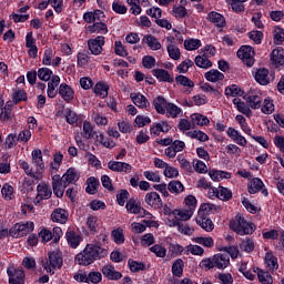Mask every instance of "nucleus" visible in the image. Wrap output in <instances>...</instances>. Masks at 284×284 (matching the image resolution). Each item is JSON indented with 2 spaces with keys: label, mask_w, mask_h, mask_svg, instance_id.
<instances>
[{
  "label": "nucleus",
  "mask_w": 284,
  "mask_h": 284,
  "mask_svg": "<svg viewBox=\"0 0 284 284\" xmlns=\"http://www.w3.org/2000/svg\"><path fill=\"white\" fill-rule=\"evenodd\" d=\"M145 203H148L154 210H161L163 207V201L161 200V195L156 192H150L145 195Z\"/></svg>",
  "instance_id": "nucleus-9"
},
{
  "label": "nucleus",
  "mask_w": 284,
  "mask_h": 284,
  "mask_svg": "<svg viewBox=\"0 0 284 284\" xmlns=\"http://www.w3.org/2000/svg\"><path fill=\"white\" fill-rule=\"evenodd\" d=\"M226 97H241L243 91L236 84H232L225 89Z\"/></svg>",
  "instance_id": "nucleus-57"
},
{
  "label": "nucleus",
  "mask_w": 284,
  "mask_h": 284,
  "mask_svg": "<svg viewBox=\"0 0 284 284\" xmlns=\"http://www.w3.org/2000/svg\"><path fill=\"white\" fill-rule=\"evenodd\" d=\"M38 79H40V81H50V79H52V70L48 68L39 69Z\"/></svg>",
  "instance_id": "nucleus-54"
},
{
  "label": "nucleus",
  "mask_w": 284,
  "mask_h": 284,
  "mask_svg": "<svg viewBox=\"0 0 284 284\" xmlns=\"http://www.w3.org/2000/svg\"><path fill=\"white\" fill-rule=\"evenodd\" d=\"M142 43H146L150 50H161V42L152 34L144 36Z\"/></svg>",
  "instance_id": "nucleus-27"
},
{
  "label": "nucleus",
  "mask_w": 284,
  "mask_h": 284,
  "mask_svg": "<svg viewBox=\"0 0 284 284\" xmlns=\"http://www.w3.org/2000/svg\"><path fill=\"white\" fill-rule=\"evenodd\" d=\"M183 260H176L172 265V274L173 276L181 277L183 276Z\"/></svg>",
  "instance_id": "nucleus-48"
},
{
  "label": "nucleus",
  "mask_w": 284,
  "mask_h": 284,
  "mask_svg": "<svg viewBox=\"0 0 284 284\" xmlns=\"http://www.w3.org/2000/svg\"><path fill=\"white\" fill-rule=\"evenodd\" d=\"M7 274L9 276V283H26V272H23V268H14V266H9Z\"/></svg>",
  "instance_id": "nucleus-8"
},
{
  "label": "nucleus",
  "mask_w": 284,
  "mask_h": 284,
  "mask_svg": "<svg viewBox=\"0 0 284 284\" xmlns=\"http://www.w3.org/2000/svg\"><path fill=\"white\" fill-rule=\"evenodd\" d=\"M191 119L193 121V125H209L210 123V120L200 113L192 114Z\"/></svg>",
  "instance_id": "nucleus-44"
},
{
  "label": "nucleus",
  "mask_w": 284,
  "mask_h": 284,
  "mask_svg": "<svg viewBox=\"0 0 284 284\" xmlns=\"http://www.w3.org/2000/svg\"><path fill=\"white\" fill-rule=\"evenodd\" d=\"M254 48L251 45H242L237 51L239 59H241L247 68L254 65Z\"/></svg>",
  "instance_id": "nucleus-5"
},
{
  "label": "nucleus",
  "mask_w": 284,
  "mask_h": 284,
  "mask_svg": "<svg viewBox=\"0 0 284 284\" xmlns=\"http://www.w3.org/2000/svg\"><path fill=\"white\" fill-rule=\"evenodd\" d=\"M102 274L109 281H119L120 278H123V274L114 270V267L110 264L102 267Z\"/></svg>",
  "instance_id": "nucleus-10"
},
{
  "label": "nucleus",
  "mask_w": 284,
  "mask_h": 284,
  "mask_svg": "<svg viewBox=\"0 0 284 284\" xmlns=\"http://www.w3.org/2000/svg\"><path fill=\"white\" fill-rule=\"evenodd\" d=\"M94 135H97V132H94V129L92 128V124L88 121L83 123V136L84 139H92Z\"/></svg>",
  "instance_id": "nucleus-55"
},
{
  "label": "nucleus",
  "mask_w": 284,
  "mask_h": 284,
  "mask_svg": "<svg viewBox=\"0 0 284 284\" xmlns=\"http://www.w3.org/2000/svg\"><path fill=\"white\" fill-rule=\"evenodd\" d=\"M265 263L273 272L278 270V258H276V256L270 252L265 254Z\"/></svg>",
  "instance_id": "nucleus-38"
},
{
  "label": "nucleus",
  "mask_w": 284,
  "mask_h": 284,
  "mask_svg": "<svg viewBox=\"0 0 284 284\" xmlns=\"http://www.w3.org/2000/svg\"><path fill=\"white\" fill-rule=\"evenodd\" d=\"M111 236L118 245L125 243V235H123V229H115L111 232Z\"/></svg>",
  "instance_id": "nucleus-46"
},
{
  "label": "nucleus",
  "mask_w": 284,
  "mask_h": 284,
  "mask_svg": "<svg viewBox=\"0 0 284 284\" xmlns=\"http://www.w3.org/2000/svg\"><path fill=\"white\" fill-rule=\"evenodd\" d=\"M168 190L169 192H171V194H181V192L185 190V186H183V183H181V181L173 180L169 183Z\"/></svg>",
  "instance_id": "nucleus-37"
},
{
  "label": "nucleus",
  "mask_w": 284,
  "mask_h": 284,
  "mask_svg": "<svg viewBox=\"0 0 284 284\" xmlns=\"http://www.w3.org/2000/svg\"><path fill=\"white\" fill-rule=\"evenodd\" d=\"M220 207L216 204L204 203L200 206L197 212V216H210V214H214L219 212Z\"/></svg>",
  "instance_id": "nucleus-19"
},
{
  "label": "nucleus",
  "mask_w": 284,
  "mask_h": 284,
  "mask_svg": "<svg viewBox=\"0 0 284 284\" xmlns=\"http://www.w3.org/2000/svg\"><path fill=\"white\" fill-rule=\"evenodd\" d=\"M271 61L275 65V68H280V65H284V51L283 48L274 49L271 53Z\"/></svg>",
  "instance_id": "nucleus-18"
},
{
  "label": "nucleus",
  "mask_w": 284,
  "mask_h": 284,
  "mask_svg": "<svg viewBox=\"0 0 284 284\" xmlns=\"http://www.w3.org/2000/svg\"><path fill=\"white\" fill-rule=\"evenodd\" d=\"M206 81H210L211 83H216V81H223L225 79V74L221 73V71L216 69H211L204 74Z\"/></svg>",
  "instance_id": "nucleus-25"
},
{
  "label": "nucleus",
  "mask_w": 284,
  "mask_h": 284,
  "mask_svg": "<svg viewBox=\"0 0 284 284\" xmlns=\"http://www.w3.org/2000/svg\"><path fill=\"white\" fill-rule=\"evenodd\" d=\"M153 77H156L159 81H165L166 83H172L174 79L170 75V72L164 69H153L152 70Z\"/></svg>",
  "instance_id": "nucleus-24"
},
{
  "label": "nucleus",
  "mask_w": 284,
  "mask_h": 284,
  "mask_svg": "<svg viewBox=\"0 0 284 284\" xmlns=\"http://www.w3.org/2000/svg\"><path fill=\"white\" fill-rule=\"evenodd\" d=\"M236 221L230 222V227L240 236H245V234H254V224L248 223L243 215H236Z\"/></svg>",
  "instance_id": "nucleus-2"
},
{
  "label": "nucleus",
  "mask_w": 284,
  "mask_h": 284,
  "mask_svg": "<svg viewBox=\"0 0 284 284\" xmlns=\"http://www.w3.org/2000/svg\"><path fill=\"white\" fill-rule=\"evenodd\" d=\"M41 243H50L52 241V232L48 229H42L38 234Z\"/></svg>",
  "instance_id": "nucleus-59"
},
{
  "label": "nucleus",
  "mask_w": 284,
  "mask_h": 284,
  "mask_svg": "<svg viewBox=\"0 0 284 284\" xmlns=\"http://www.w3.org/2000/svg\"><path fill=\"white\" fill-rule=\"evenodd\" d=\"M108 256V250L103 248L99 242L95 244H87L84 250L77 254L75 261L78 265H83V267H88V265H92L94 261H101V258H105Z\"/></svg>",
  "instance_id": "nucleus-1"
},
{
  "label": "nucleus",
  "mask_w": 284,
  "mask_h": 284,
  "mask_svg": "<svg viewBox=\"0 0 284 284\" xmlns=\"http://www.w3.org/2000/svg\"><path fill=\"white\" fill-rule=\"evenodd\" d=\"M220 252H226L224 254H227L231 258H239V247L236 246H222Z\"/></svg>",
  "instance_id": "nucleus-58"
},
{
  "label": "nucleus",
  "mask_w": 284,
  "mask_h": 284,
  "mask_svg": "<svg viewBox=\"0 0 284 284\" xmlns=\"http://www.w3.org/2000/svg\"><path fill=\"white\" fill-rule=\"evenodd\" d=\"M38 196H42L43 199H50L52 196V189L48 184H39L37 186Z\"/></svg>",
  "instance_id": "nucleus-42"
},
{
  "label": "nucleus",
  "mask_w": 284,
  "mask_h": 284,
  "mask_svg": "<svg viewBox=\"0 0 284 284\" xmlns=\"http://www.w3.org/2000/svg\"><path fill=\"white\" fill-rule=\"evenodd\" d=\"M13 103H21V101H28V94L24 90H18L13 93L12 97Z\"/></svg>",
  "instance_id": "nucleus-62"
},
{
  "label": "nucleus",
  "mask_w": 284,
  "mask_h": 284,
  "mask_svg": "<svg viewBox=\"0 0 284 284\" xmlns=\"http://www.w3.org/2000/svg\"><path fill=\"white\" fill-rule=\"evenodd\" d=\"M274 43L278 45L280 43H283L284 41V29L281 27H276L274 29V34H273Z\"/></svg>",
  "instance_id": "nucleus-60"
},
{
  "label": "nucleus",
  "mask_w": 284,
  "mask_h": 284,
  "mask_svg": "<svg viewBox=\"0 0 284 284\" xmlns=\"http://www.w3.org/2000/svg\"><path fill=\"white\" fill-rule=\"evenodd\" d=\"M108 168L111 170V172H132V165L125 162L110 161L108 163Z\"/></svg>",
  "instance_id": "nucleus-11"
},
{
  "label": "nucleus",
  "mask_w": 284,
  "mask_h": 284,
  "mask_svg": "<svg viewBox=\"0 0 284 284\" xmlns=\"http://www.w3.org/2000/svg\"><path fill=\"white\" fill-rule=\"evenodd\" d=\"M240 248L242 252H247L250 254L251 252H254V240L252 239H245L241 242Z\"/></svg>",
  "instance_id": "nucleus-49"
},
{
  "label": "nucleus",
  "mask_w": 284,
  "mask_h": 284,
  "mask_svg": "<svg viewBox=\"0 0 284 284\" xmlns=\"http://www.w3.org/2000/svg\"><path fill=\"white\" fill-rule=\"evenodd\" d=\"M195 65L197 68H202L203 70H207V68H212V61L207 59V54L196 55L195 57Z\"/></svg>",
  "instance_id": "nucleus-33"
},
{
  "label": "nucleus",
  "mask_w": 284,
  "mask_h": 284,
  "mask_svg": "<svg viewBox=\"0 0 284 284\" xmlns=\"http://www.w3.org/2000/svg\"><path fill=\"white\" fill-rule=\"evenodd\" d=\"M186 135H189L191 139H197V141H209L210 136H207V134H205V132L203 131H190L186 133Z\"/></svg>",
  "instance_id": "nucleus-51"
},
{
  "label": "nucleus",
  "mask_w": 284,
  "mask_h": 284,
  "mask_svg": "<svg viewBox=\"0 0 284 284\" xmlns=\"http://www.w3.org/2000/svg\"><path fill=\"white\" fill-rule=\"evenodd\" d=\"M256 272H257V277H258L260 283H262V284H273L274 283V280L272 278V275L270 274V272H265L258 267L256 268Z\"/></svg>",
  "instance_id": "nucleus-36"
},
{
  "label": "nucleus",
  "mask_w": 284,
  "mask_h": 284,
  "mask_svg": "<svg viewBox=\"0 0 284 284\" xmlns=\"http://www.w3.org/2000/svg\"><path fill=\"white\" fill-rule=\"evenodd\" d=\"M254 79L260 85H268L270 83V70L265 68L257 69Z\"/></svg>",
  "instance_id": "nucleus-14"
},
{
  "label": "nucleus",
  "mask_w": 284,
  "mask_h": 284,
  "mask_svg": "<svg viewBox=\"0 0 284 284\" xmlns=\"http://www.w3.org/2000/svg\"><path fill=\"white\" fill-rule=\"evenodd\" d=\"M207 20L211 21V23L216 24L217 28H225V18L219 12H210L207 16Z\"/></svg>",
  "instance_id": "nucleus-26"
},
{
  "label": "nucleus",
  "mask_w": 284,
  "mask_h": 284,
  "mask_svg": "<svg viewBox=\"0 0 284 284\" xmlns=\"http://www.w3.org/2000/svg\"><path fill=\"white\" fill-rule=\"evenodd\" d=\"M48 256L49 261L42 264V267H44L45 272L49 274H54L53 270H61V267H63V254L61 251H51L48 253Z\"/></svg>",
  "instance_id": "nucleus-3"
},
{
  "label": "nucleus",
  "mask_w": 284,
  "mask_h": 284,
  "mask_svg": "<svg viewBox=\"0 0 284 284\" xmlns=\"http://www.w3.org/2000/svg\"><path fill=\"white\" fill-rule=\"evenodd\" d=\"M126 210L131 214H141V206L136 204V200L131 199L126 202Z\"/></svg>",
  "instance_id": "nucleus-50"
},
{
  "label": "nucleus",
  "mask_w": 284,
  "mask_h": 284,
  "mask_svg": "<svg viewBox=\"0 0 284 284\" xmlns=\"http://www.w3.org/2000/svg\"><path fill=\"white\" fill-rule=\"evenodd\" d=\"M103 45H105V37L99 36L95 39L88 41V48L91 54L99 55L103 52Z\"/></svg>",
  "instance_id": "nucleus-7"
},
{
  "label": "nucleus",
  "mask_w": 284,
  "mask_h": 284,
  "mask_svg": "<svg viewBox=\"0 0 284 284\" xmlns=\"http://www.w3.org/2000/svg\"><path fill=\"white\" fill-rule=\"evenodd\" d=\"M100 185H101V183L99 182V179H97L94 176L88 178L85 192L88 194H95L98 192Z\"/></svg>",
  "instance_id": "nucleus-28"
},
{
  "label": "nucleus",
  "mask_w": 284,
  "mask_h": 284,
  "mask_svg": "<svg viewBox=\"0 0 284 284\" xmlns=\"http://www.w3.org/2000/svg\"><path fill=\"white\" fill-rule=\"evenodd\" d=\"M103 278V275L101 272H90L89 275H87V283H93V284H99L101 283Z\"/></svg>",
  "instance_id": "nucleus-53"
},
{
  "label": "nucleus",
  "mask_w": 284,
  "mask_h": 284,
  "mask_svg": "<svg viewBox=\"0 0 284 284\" xmlns=\"http://www.w3.org/2000/svg\"><path fill=\"white\" fill-rule=\"evenodd\" d=\"M128 265L131 272H143L145 271V264L143 262H138L132 258L128 261Z\"/></svg>",
  "instance_id": "nucleus-47"
},
{
  "label": "nucleus",
  "mask_w": 284,
  "mask_h": 284,
  "mask_svg": "<svg viewBox=\"0 0 284 284\" xmlns=\"http://www.w3.org/2000/svg\"><path fill=\"white\" fill-rule=\"evenodd\" d=\"M234 105H236V109L242 114H245V116H252V110L246 106L245 102H243L240 98L233 99Z\"/></svg>",
  "instance_id": "nucleus-34"
},
{
  "label": "nucleus",
  "mask_w": 284,
  "mask_h": 284,
  "mask_svg": "<svg viewBox=\"0 0 284 284\" xmlns=\"http://www.w3.org/2000/svg\"><path fill=\"white\" fill-rule=\"evenodd\" d=\"M170 227H178V231L186 236H192V234H194V229L190 227L187 223H183L181 220H173Z\"/></svg>",
  "instance_id": "nucleus-12"
},
{
  "label": "nucleus",
  "mask_w": 284,
  "mask_h": 284,
  "mask_svg": "<svg viewBox=\"0 0 284 284\" xmlns=\"http://www.w3.org/2000/svg\"><path fill=\"white\" fill-rule=\"evenodd\" d=\"M169 57L173 59L174 61H179L181 59V50L175 44H169L166 47Z\"/></svg>",
  "instance_id": "nucleus-45"
},
{
  "label": "nucleus",
  "mask_w": 284,
  "mask_h": 284,
  "mask_svg": "<svg viewBox=\"0 0 284 284\" xmlns=\"http://www.w3.org/2000/svg\"><path fill=\"white\" fill-rule=\"evenodd\" d=\"M130 99L138 108H150V101L141 93H131Z\"/></svg>",
  "instance_id": "nucleus-17"
},
{
  "label": "nucleus",
  "mask_w": 284,
  "mask_h": 284,
  "mask_svg": "<svg viewBox=\"0 0 284 284\" xmlns=\"http://www.w3.org/2000/svg\"><path fill=\"white\" fill-rule=\"evenodd\" d=\"M173 214L175 216H180L179 221H190L192 219V214H194V211L191 209L175 210Z\"/></svg>",
  "instance_id": "nucleus-41"
},
{
  "label": "nucleus",
  "mask_w": 284,
  "mask_h": 284,
  "mask_svg": "<svg viewBox=\"0 0 284 284\" xmlns=\"http://www.w3.org/2000/svg\"><path fill=\"white\" fill-rule=\"evenodd\" d=\"M67 241H68L70 247L77 248V247H79V245H80L81 241H83V239L77 232L70 230L67 232Z\"/></svg>",
  "instance_id": "nucleus-23"
},
{
  "label": "nucleus",
  "mask_w": 284,
  "mask_h": 284,
  "mask_svg": "<svg viewBox=\"0 0 284 284\" xmlns=\"http://www.w3.org/2000/svg\"><path fill=\"white\" fill-rule=\"evenodd\" d=\"M175 82L179 85H184L185 88H194V82L185 75H178L175 78Z\"/></svg>",
  "instance_id": "nucleus-61"
},
{
  "label": "nucleus",
  "mask_w": 284,
  "mask_h": 284,
  "mask_svg": "<svg viewBox=\"0 0 284 284\" xmlns=\"http://www.w3.org/2000/svg\"><path fill=\"white\" fill-rule=\"evenodd\" d=\"M196 223L202 230H205V232H212V230H214V222L207 216L197 215Z\"/></svg>",
  "instance_id": "nucleus-22"
},
{
  "label": "nucleus",
  "mask_w": 284,
  "mask_h": 284,
  "mask_svg": "<svg viewBox=\"0 0 284 284\" xmlns=\"http://www.w3.org/2000/svg\"><path fill=\"white\" fill-rule=\"evenodd\" d=\"M168 100L165 98L159 95L153 100V105L159 114H165V110H168Z\"/></svg>",
  "instance_id": "nucleus-29"
},
{
  "label": "nucleus",
  "mask_w": 284,
  "mask_h": 284,
  "mask_svg": "<svg viewBox=\"0 0 284 284\" xmlns=\"http://www.w3.org/2000/svg\"><path fill=\"white\" fill-rule=\"evenodd\" d=\"M201 45V40L199 39H190L184 41V48L185 50L192 51V50H199Z\"/></svg>",
  "instance_id": "nucleus-56"
},
{
  "label": "nucleus",
  "mask_w": 284,
  "mask_h": 284,
  "mask_svg": "<svg viewBox=\"0 0 284 284\" xmlns=\"http://www.w3.org/2000/svg\"><path fill=\"white\" fill-rule=\"evenodd\" d=\"M142 64L146 70H152L156 65V59L152 55H145L142 59Z\"/></svg>",
  "instance_id": "nucleus-63"
},
{
  "label": "nucleus",
  "mask_w": 284,
  "mask_h": 284,
  "mask_svg": "<svg viewBox=\"0 0 284 284\" xmlns=\"http://www.w3.org/2000/svg\"><path fill=\"white\" fill-rule=\"evenodd\" d=\"M32 155V163L39 168V170H43L45 164H43V155L41 153V149H36L31 153Z\"/></svg>",
  "instance_id": "nucleus-32"
},
{
  "label": "nucleus",
  "mask_w": 284,
  "mask_h": 284,
  "mask_svg": "<svg viewBox=\"0 0 284 284\" xmlns=\"http://www.w3.org/2000/svg\"><path fill=\"white\" fill-rule=\"evenodd\" d=\"M60 83H61V78H59V75H52L51 81H49L48 83V90H47V94L49 99H54V97H57L59 92L57 88H59Z\"/></svg>",
  "instance_id": "nucleus-13"
},
{
  "label": "nucleus",
  "mask_w": 284,
  "mask_h": 284,
  "mask_svg": "<svg viewBox=\"0 0 284 284\" xmlns=\"http://www.w3.org/2000/svg\"><path fill=\"white\" fill-rule=\"evenodd\" d=\"M194 243L203 245V247H214V240L212 237H194Z\"/></svg>",
  "instance_id": "nucleus-52"
},
{
  "label": "nucleus",
  "mask_w": 284,
  "mask_h": 284,
  "mask_svg": "<svg viewBox=\"0 0 284 284\" xmlns=\"http://www.w3.org/2000/svg\"><path fill=\"white\" fill-rule=\"evenodd\" d=\"M87 227L91 234H97V229L99 227V217L91 215L87 219Z\"/></svg>",
  "instance_id": "nucleus-43"
},
{
  "label": "nucleus",
  "mask_w": 284,
  "mask_h": 284,
  "mask_svg": "<svg viewBox=\"0 0 284 284\" xmlns=\"http://www.w3.org/2000/svg\"><path fill=\"white\" fill-rule=\"evenodd\" d=\"M108 90H110L108 84L99 82V83L95 84V87L93 89V92L98 97H101L102 99H105V97H108Z\"/></svg>",
  "instance_id": "nucleus-39"
},
{
  "label": "nucleus",
  "mask_w": 284,
  "mask_h": 284,
  "mask_svg": "<svg viewBox=\"0 0 284 284\" xmlns=\"http://www.w3.org/2000/svg\"><path fill=\"white\" fill-rule=\"evenodd\" d=\"M33 231L34 222H27L24 224H14V226L9 231V234L16 239H19L21 236H28V234Z\"/></svg>",
  "instance_id": "nucleus-4"
},
{
  "label": "nucleus",
  "mask_w": 284,
  "mask_h": 284,
  "mask_svg": "<svg viewBox=\"0 0 284 284\" xmlns=\"http://www.w3.org/2000/svg\"><path fill=\"white\" fill-rule=\"evenodd\" d=\"M51 220L54 223H68V211L64 209H55L51 214Z\"/></svg>",
  "instance_id": "nucleus-21"
},
{
  "label": "nucleus",
  "mask_w": 284,
  "mask_h": 284,
  "mask_svg": "<svg viewBox=\"0 0 284 284\" xmlns=\"http://www.w3.org/2000/svg\"><path fill=\"white\" fill-rule=\"evenodd\" d=\"M233 10V12H236L237 14L241 12H245V4L243 2H240L239 0H231L229 3Z\"/></svg>",
  "instance_id": "nucleus-64"
},
{
  "label": "nucleus",
  "mask_w": 284,
  "mask_h": 284,
  "mask_svg": "<svg viewBox=\"0 0 284 284\" xmlns=\"http://www.w3.org/2000/svg\"><path fill=\"white\" fill-rule=\"evenodd\" d=\"M263 181L258 178H255L248 184V192L251 194H256L257 192H261V190H263Z\"/></svg>",
  "instance_id": "nucleus-35"
},
{
  "label": "nucleus",
  "mask_w": 284,
  "mask_h": 284,
  "mask_svg": "<svg viewBox=\"0 0 284 284\" xmlns=\"http://www.w3.org/2000/svg\"><path fill=\"white\" fill-rule=\"evenodd\" d=\"M91 34H108V26L103 22H95L92 26L88 27Z\"/></svg>",
  "instance_id": "nucleus-31"
},
{
  "label": "nucleus",
  "mask_w": 284,
  "mask_h": 284,
  "mask_svg": "<svg viewBox=\"0 0 284 284\" xmlns=\"http://www.w3.org/2000/svg\"><path fill=\"white\" fill-rule=\"evenodd\" d=\"M243 99L246 101L250 108H252V110H258V108H261V103H263L261 95L256 94H245Z\"/></svg>",
  "instance_id": "nucleus-20"
},
{
  "label": "nucleus",
  "mask_w": 284,
  "mask_h": 284,
  "mask_svg": "<svg viewBox=\"0 0 284 284\" xmlns=\"http://www.w3.org/2000/svg\"><path fill=\"white\" fill-rule=\"evenodd\" d=\"M59 94L67 103H70L74 99V91L67 83L60 84Z\"/></svg>",
  "instance_id": "nucleus-16"
},
{
  "label": "nucleus",
  "mask_w": 284,
  "mask_h": 284,
  "mask_svg": "<svg viewBox=\"0 0 284 284\" xmlns=\"http://www.w3.org/2000/svg\"><path fill=\"white\" fill-rule=\"evenodd\" d=\"M65 187H68V184H65V181L61 175L55 174L52 176V190L53 194H55L58 199H63V194H65Z\"/></svg>",
  "instance_id": "nucleus-6"
},
{
  "label": "nucleus",
  "mask_w": 284,
  "mask_h": 284,
  "mask_svg": "<svg viewBox=\"0 0 284 284\" xmlns=\"http://www.w3.org/2000/svg\"><path fill=\"white\" fill-rule=\"evenodd\" d=\"M216 196L220 201H230L232 199V191L227 187L219 186Z\"/></svg>",
  "instance_id": "nucleus-40"
},
{
  "label": "nucleus",
  "mask_w": 284,
  "mask_h": 284,
  "mask_svg": "<svg viewBox=\"0 0 284 284\" xmlns=\"http://www.w3.org/2000/svg\"><path fill=\"white\" fill-rule=\"evenodd\" d=\"M213 263L215 265V267H217V270H225V267H227V265H230V255L229 254H215L213 256Z\"/></svg>",
  "instance_id": "nucleus-15"
},
{
  "label": "nucleus",
  "mask_w": 284,
  "mask_h": 284,
  "mask_svg": "<svg viewBox=\"0 0 284 284\" xmlns=\"http://www.w3.org/2000/svg\"><path fill=\"white\" fill-rule=\"evenodd\" d=\"M61 178L64 181V185H70V183H77L79 181V175H77V171L72 168L68 169Z\"/></svg>",
  "instance_id": "nucleus-30"
}]
</instances>
